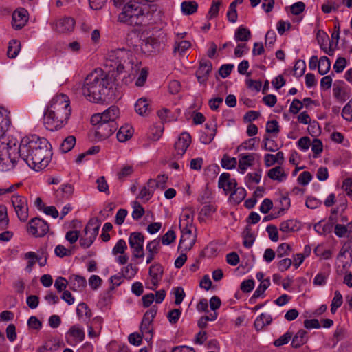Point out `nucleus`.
I'll return each mask as SVG.
<instances>
[{
  "instance_id": "09e8293b",
  "label": "nucleus",
  "mask_w": 352,
  "mask_h": 352,
  "mask_svg": "<svg viewBox=\"0 0 352 352\" xmlns=\"http://www.w3.org/2000/svg\"><path fill=\"white\" fill-rule=\"evenodd\" d=\"M306 69V63L303 60H298L294 67V75L297 77L302 76Z\"/></svg>"
},
{
  "instance_id": "a878e982",
  "label": "nucleus",
  "mask_w": 352,
  "mask_h": 352,
  "mask_svg": "<svg viewBox=\"0 0 352 352\" xmlns=\"http://www.w3.org/2000/svg\"><path fill=\"white\" fill-rule=\"evenodd\" d=\"M292 346L294 348H299L307 341V332L304 329H300L292 336Z\"/></svg>"
},
{
  "instance_id": "13d9d810",
  "label": "nucleus",
  "mask_w": 352,
  "mask_h": 352,
  "mask_svg": "<svg viewBox=\"0 0 352 352\" xmlns=\"http://www.w3.org/2000/svg\"><path fill=\"white\" fill-rule=\"evenodd\" d=\"M311 150L314 153V157H318L323 151V144L320 140L315 138L311 144Z\"/></svg>"
},
{
  "instance_id": "f3484780",
  "label": "nucleus",
  "mask_w": 352,
  "mask_h": 352,
  "mask_svg": "<svg viewBox=\"0 0 352 352\" xmlns=\"http://www.w3.org/2000/svg\"><path fill=\"white\" fill-rule=\"evenodd\" d=\"M191 142V137L186 132L182 133L175 144L176 155L182 156L186 151Z\"/></svg>"
},
{
  "instance_id": "7c9ffc66",
  "label": "nucleus",
  "mask_w": 352,
  "mask_h": 352,
  "mask_svg": "<svg viewBox=\"0 0 352 352\" xmlns=\"http://www.w3.org/2000/svg\"><path fill=\"white\" fill-rule=\"evenodd\" d=\"M251 38V32L243 26H239L235 31L234 39L236 41H248Z\"/></svg>"
},
{
  "instance_id": "423d86ee",
  "label": "nucleus",
  "mask_w": 352,
  "mask_h": 352,
  "mask_svg": "<svg viewBox=\"0 0 352 352\" xmlns=\"http://www.w3.org/2000/svg\"><path fill=\"white\" fill-rule=\"evenodd\" d=\"M100 223L97 218L91 219L80 238V245L83 248H89L98 234Z\"/></svg>"
},
{
  "instance_id": "69168bd1",
  "label": "nucleus",
  "mask_w": 352,
  "mask_h": 352,
  "mask_svg": "<svg viewBox=\"0 0 352 352\" xmlns=\"http://www.w3.org/2000/svg\"><path fill=\"white\" fill-rule=\"evenodd\" d=\"M261 172L262 170L259 169L257 172L252 173H249L246 175L245 178L247 179V182L248 184L252 182L255 184H258L261 179Z\"/></svg>"
},
{
  "instance_id": "c9c22d12",
  "label": "nucleus",
  "mask_w": 352,
  "mask_h": 352,
  "mask_svg": "<svg viewBox=\"0 0 352 352\" xmlns=\"http://www.w3.org/2000/svg\"><path fill=\"white\" fill-rule=\"evenodd\" d=\"M314 230L320 235L327 234L330 233L333 229V223H322V221H319L314 226Z\"/></svg>"
},
{
  "instance_id": "4be33fe9",
  "label": "nucleus",
  "mask_w": 352,
  "mask_h": 352,
  "mask_svg": "<svg viewBox=\"0 0 352 352\" xmlns=\"http://www.w3.org/2000/svg\"><path fill=\"white\" fill-rule=\"evenodd\" d=\"M300 229V223L294 219H288L280 223L279 230L280 232L288 234L295 232Z\"/></svg>"
},
{
  "instance_id": "3c124183",
  "label": "nucleus",
  "mask_w": 352,
  "mask_h": 352,
  "mask_svg": "<svg viewBox=\"0 0 352 352\" xmlns=\"http://www.w3.org/2000/svg\"><path fill=\"white\" fill-rule=\"evenodd\" d=\"M133 208L132 217L135 220H139L144 214V209L138 201L133 203Z\"/></svg>"
},
{
  "instance_id": "6e6d98bb",
  "label": "nucleus",
  "mask_w": 352,
  "mask_h": 352,
  "mask_svg": "<svg viewBox=\"0 0 352 352\" xmlns=\"http://www.w3.org/2000/svg\"><path fill=\"white\" fill-rule=\"evenodd\" d=\"M161 248L160 241L158 239L151 241L146 245V250L154 254H157Z\"/></svg>"
},
{
  "instance_id": "1a4fd4ad",
  "label": "nucleus",
  "mask_w": 352,
  "mask_h": 352,
  "mask_svg": "<svg viewBox=\"0 0 352 352\" xmlns=\"http://www.w3.org/2000/svg\"><path fill=\"white\" fill-rule=\"evenodd\" d=\"M50 228L46 221L35 217L32 219L28 225V231L35 237H42L49 231Z\"/></svg>"
},
{
  "instance_id": "39448f33",
  "label": "nucleus",
  "mask_w": 352,
  "mask_h": 352,
  "mask_svg": "<svg viewBox=\"0 0 352 352\" xmlns=\"http://www.w3.org/2000/svg\"><path fill=\"white\" fill-rule=\"evenodd\" d=\"M131 53L124 49H117L108 54L106 65L116 69L118 74L126 72V69L132 68L129 57Z\"/></svg>"
},
{
  "instance_id": "f03ea898",
  "label": "nucleus",
  "mask_w": 352,
  "mask_h": 352,
  "mask_svg": "<svg viewBox=\"0 0 352 352\" xmlns=\"http://www.w3.org/2000/svg\"><path fill=\"white\" fill-rule=\"evenodd\" d=\"M112 78L102 69H95L85 78L81 92L91 102L103 103L113 95Z\"/></svg>"
},
{
  "instance_id": "603ef678",
  "label": "nucleus",
  "mask_w": 352,
  "mask_h": 352,
  "mask_svg": "<svg viewBox=\"0 0 352 352\" xmlns=\"http://www.w3.org/2000/svg\"><path fill=\"white\" fill-rule=\"evenodd\" d=\"M264 148L266 151L274 152L278 149V144L267 135L264 136Z\"/></svg>"
},
{
  "instance_id": "393cba45",
  "label": "nucleus",
  "mask_w": 352,
  "mask_h": 352,
  "mask_svg": "<svg viewBox=\"0 0 352 352\" xmlns=\"http://www.w3.org/2000/svg\"><path fill=\"white\" fill-rule=\"evenodd\" d=\"M160 45L157 40L154 37H147L142 41L140 47L145 53H151L157 50Z\"/></svg>"
},
{
  "instance_id": "c756f323",
  "label": "nucleus",
  "mask_w": 352,
  "mask_h": 352,
  "mask_svg": "<svg viewBox=\"0 0 352 352\" xmlns=\"http://www.w3.org/2000/svg\"><path fill=\"white\" fill-rule=\"evenodd\" d=\"M195 242V239L192 235L182 234L178 248L184 251L190 250Z\"/></svg>"
},
{
  "instance_id": "ddd939ff",
  "label": "nucleus",
  "mask_w": 352,
  "mask_h": 352,
  "mask_svg": "<svg viewBox=\"0 0 352 352\" xmlns=\"http://www.w3.org/2000/svg\"><path fill=\"white\" fill-rule=\"evenodd\" d=\"M85 331L79 324L72 325L66 333L67 342L70 345H74L81 342L85 339Z\"/></svg>"
},
{
  "instance_id": "a19ab883",
  "label": "nucleus",
  "mask_w": 352,
  "mask_h": 352,
  "mask_svg": "<svg viewBox=\"0 0 352 352\" xmlns=\"http://www.w3.org/2000/svg\"><path fill=\"white\" fill-rule=\"evenodd\" d=\"M76 144V138L73 135L67 137L62 142L60 146V150L66 153L70 151Z\"/></svg>"
},
{
  "instance_id": "473e14b6",
  "label": "nucleus",
  "mask_w": 352,
  "mask_h": 352,
  "mask_svg": "<svg viewBox=\"0 0 352 352\" xmlns=\"http://www.w3.org/2000/svg\"><path fill=\"white\" fill-rule=\"evenodd\" d=\"M21 50V43L16 39H12L9 42L7 54L10 58L17 56Z\"/></svg>"
},
{
  "instance_id": "b1692460",
  "label": "nucleus",
  "mask_w": 352,
  "mask_h": 352,
  "mask_svg": "<svg viewBox=\"0 0 352 352\" xmlns=\"http://www.w3.org/2000/svg\"><path fill=\"white\" fill-rule=\"evenodd\" d=\"M69 287L73 291H81L87 285L86 279L80 276L72 275L69 279Z\"/></svg>"
},
{
  "instance_id": "e2e57ef3",
  "label": "nucleus",
  "mask_w": 352,
  "mask_h": 352,
  "mask_svg": "<svg viewBox=\"0 0 352 352\" xmlns=\"http://www.w3.org/2000/svg\"><path fill=\"white\" fill-rule=\"evenodd\" d=\"M97 189L100 192L109 193V186L104 176L98 177L96 180Z\"/></svg>"
},
{
  "instance_id": "0e129e2a",
  "label": "nucleus",
  "mask_w": 352,
  "mask_h": 352,
  "mask_svg": "<svg viewBox=\"0 0 352 352\" xmlns=\"http://www.w3.org/2000/svg\"><path fill=\"white\" fill-rule=\"evenodd\" d=\"M276 41V32L272 30H270L267 32L265 34V46L272 47L274 43Z\"/></svg>"
},
{
  "instance_id": "a211bd4d",
  "label": "nucleus",
  "mask_w": 352,
  "mask_h": 352,
  "mask_svg": "<svg viewBox=\"0 0 352 352\" xmlns=\"http://www.w3.org/2000/svg\"><path fill=\"white\" fill-rule=\"evenodd\" d=\"M237 186V183L235 179L230 178V174L228 173H223L218 182V187L223 188L225 193L227 195L232 189L235 188Z\"/></svg>"
},
{
  "instance_id": "72a5a7b5",
  "label": "nucleus",
  "mask_w": 352,
  "mask_h": 352,
  "mask_svg": "<svg viewBox=\"0 0 352 352\" xmlns=\"http://www.w3.org/2000/svg\"><path fill=\"white\" fill-rule=\"evenodd\" d=\"M270 285V279L267 278L263 280L257 289L254 291L252 296L250 299L251 303H254L255 300L263 295L265 291L269 287Z\"/></svg>"
},
{
  "instance_id": "4d7b16f0",
  "label": "nucleus",
  "mask_w": 352,
  "mask_h": 352,
  "mask_svg": "<svg viewBox=\"0 0 352 352\" xmlns=\"http://www.w3.org/2000/svg\"><path fill=\"white\" fill-rule=\"evenodd\" d=\"M280 131V126L278 125V122L274 120L268 121L266 124V132L267 133H273L276 135L279 133Z\"/></svg>"
},
{
  "instance_id": "774afa93",
  "label": "nucleus",
  "mask_w": 352,
  "mask_h": 352,
  "mask_svg": "<svg viewBox=\"0 0 352 352\" xmlns=\"http://www.w3.org/2000/svg\"><path fill=\"white\" fill-rule=\"evenodd\" d=\"M342 116L347 121H352V105L351 102H349L343 108Z\"/></svg>"
},
{
  "instance_id": "8fccbe9b",
  "label": "nucleus",
  "mask_w": 352,
  "mask_h": 352,
  "mask_svg": "<svg viewBox=\"0 0 352 352\" xmlns=\"http://www.w3.org/2000/svg\"><path fill=\"white\" fill-rule=\"evenodd\" d=\"M259 142L258 138H250L242 143L238 148L237 150H252L254 148L255 145Z\"/></svg>"
},
{
  "instance_id": "7ed1b4c3",
  "label": "nucleus",
  "mask_w": 352,
  "mask_h": 352,
  "mask_svg": "<svg viewBox=\"0 0 352 352\" xmlns=\"http://www.w3.org/2000/svg\"><path fill=\"white\" fill-rule=\"evenodd\" d=\"M149 16L150 13L147 7L128 2L118 14V21L131 26H140L149 19Z\"/></svg>"
},
{
  "instance_id": "9b49d317",
  "label": "nucleus",
  "mask_w": 352,
  "mask_h": 352,
  "mask_svg": "<svg viewBox=\"0 0 352 352\" xmlns=\"http://www.w3.org/2000/svg\"><path fill=\"white\" fill-rule=\"evenodd\" d=\"M119 108L115 105H113L102 113H96L92 116L91 122L98 123L99 121L102 120L108 122H116V119L119 118Z\"/></svg>"
},
{
  "instance_id": "a18cd8bd",
  "label": "nucleus",
  "mask_w": 352,
  "mask_h": 352,
  "mask_svg": "<svg viewBox=\"0 0 352 352\" xmlns=\"http://www.w3.org/2000/svg\"><path fill=\"white\" fill-rule=\"evenodd\" d=\"M292 251L291 245L287 243L280 244L276 250V254L278 258L288 256Z\"/></svg>"
},
{
  "instance_id": "e433bc0d",
  "label": "nucleus",
  "mask_w": 352,
  "mask_h": 352,
  "mask_svg": "<svg viewBox=\"0 0 352 352\" xmlns=\"http://www.w3.org/2000/svg\"><path fill=\"white\" fill-rule=\"evenodd\" d=\"M246 196V190L242 187L234 188L233 192L230 195V199L236 204H240Z\"/></svg>"
},
{
  "instance_id": "4468645a",
  "label": "nucleus",
  "mask_w": 352,
  "mask_h": 352,
  "mask_svg": "<svg viewBox=\"0 0 352 352\" xmlns=\"http://www.w3.org/2000/svg\"><path fill=\"white\" fill-rule=\"evenodd\" d=\"M212 69V63L206 59H202L199 63V67L196 72V77L200 84H206L209 74Z\"/></svg>"
},
{
  "instance_id": "c03bdc74",
  "label": "nucleus",
  "mask_w": 352,
  "mask_h": 352,
  "mask_svg": "<svg viewBox=\"0 0 352 352\" xmlns=\"http://www.w3.org/2000/svg\"><path fill=\"white\" fill-rule=\"evenodd\" d=\"M138 270V268L135 265L129 263L126 265V267L123 268L122 271V276L127 279H131L135 276Z\"/></svg>"
},
{
  "instance_id": "6ab92c4d",
  "label": "nucleus",
  "mask_w": 352,
  "mask_h": 352,
  "mask_svg": "<svg viewBox=\"0 0 352 352\" xmlns=\"http://www.w3.org/2000/svg\"><path fill=\"white\" fill-rule=\"evenodd\" d=\"M28 21V11L24 8L16 9L12 14V24L14 28L21 29Z\"/></svg>"
},
{
  "instance_id": "2f4dec72",
  "label": "nucleus",
  "mask_w": 352,
  "mask_h": 352,
  "mask_svg": "<svg viewBox=\"0 0 352 352\" xmlns=\"http://www.w3.org/2000/svg\"><path fill=\"white\" fill-rule=\"evenodd\" d=\"M242 236L243 238V245L248 248H251L255 241V235L251 228L246 226L242 233Z\"/></svg>"
},
{
  "instance_id": "f257e3e1",
  "label": "nucleus",
  "mask_w": 352,
  "mask_h": 352,
  "mask_svg": "<svg viewBox=\"0 0 352 352\" xmlns=\"http://www.w3.org/2000/svg\"><path fill=\"white\" fill-rule=\"evenodd\" d=\"M51 145L47 139L32 135L23 138L18 147V157L30 168L38 171L49 164Z\"/></svg>"
},
{
  "instance_id": "cd10ccee",
  "label": "nucleus",
  "mask_w": 352,
  "mask_h": 352,
  "mask_svg": "<svg viewBox=\"0 0 352 352\" xmlns=\"http://www.w3.org/2000/svg\"><path fill=\"white\" fill-rule=\"evenodd\" d=\"M135 109L140 116H147L150 113L149 103L147 99L142 98L138 100L135 104Z\"/></svg>"
},
{
  "instance_id": "58836bf2",
  "label": "nucleus",
  "mask_w": 352,
  "mask_h": 352,
  "mask_svg": "<svg viewBox=\"0 0 352 352\" xmlns=\"http://www.w3.org/2000/svg\"><path fill=\"white\" fill-rule=\"evenodd\" d=\"M140 329L141 334L147 342L152 340L153 330V324H147L142 322L140 326Z\"/></svg>"
},
{
  "instance_id": "de8ad7c7",
  "label": "nucleus",
  "mask_w": 352,
  "mask_h": 352,
  "mask_svg": "<svg viewBox=\"0 0 352 352\" xmlns=\"http://www.w3.org/2000/svg\"><path fill=\"white\" fill-rule=\"evenodd\" d=\"M157 311V307L156 306L151 307L144 315L143 318L142 320V322H145L147 324H152L154 318L156 316Z\"/></svg>"
},
{
  "instance_id": "f704fd0d",
  "label": "nucleus",
  "mask_w": 352,
  "mask_h": 352,
  "mask_svg": "<svg viewBox=\"0 0 352 352\" xmlns=\"http://www.w3.org/2000/svg\"><path fill=\"white\" fill-rule=\"evenodd\" d=\"M182 11L186 15H190L197 12L198 4L194 1H184L181 5Z\"/></svg>"
},
{
  "instance_id": "20e7f679",
  "label": "nucleus",
  "mask_w": 352,
  "mask_h": 352,
  "mask_svg": "<svg viewBox=\"0 0 352 352\" xmlns=\"http://www.w3.org/2000/svg\"><path fill=\"white\" fill-rule=\"evenodd\" d=\"M71 113L70 110L61 111L46 108L43 115L45 128L52 131L62 129L67 123Z\"/></svg>"
},
{
  "instance_id": "c85d7f7f",
  "label": "nucleus",
  "mask_w": 352,
  "mask_h": 352,
  "mask_svg": "<svg viewBox=\"0 0 352 352\" xmlns=\"http://www.w3.org/2000/svg\"><path fill=\"white\" fill-rule=\"evenodd\" d=\"M133 135V128L130 125H124L120 128L117 133V139L120 142L129 140Z\"/></svg>"
},
{
  "instance_id": "bb28decb",
  "label": "nucleus",
  "mask_w": 352,
  "mask_h": 352,
  "mask_svg": "<svg viewBox=\"0 0 352 352\" xmlns=\"http://www.w3.org/2000/svg\"><path fill=\"white\" fill-rule=\"evenodd\" d=\"M267 176L272 180H276L282 182L286 179L287 175L284 172L281 166H276L270 169L267 173Z\"/></svg>"
},
{
  "instance_id": "5701e85b",
  "label": "nucleus",
  "mask_w": 352,
  "mask_h": 352,
  "mask_svg": "<svg viewBox=\"0 0 352 352\" xmlns=\"http://www.w3.org/2000/svg\"><path fill=\"white\" fill-rule=\"evenodd\" d=\"M258 156L256 153L241 154L239 160V168L241 173H244L249 166L252 165L255 157Z\"/></svg>"
},
{
  "instance_id": "dca6fc26",
  "label": "nucleus",
  "mask_w": 352,
  "mask_h": 352,
  "mask_svg": "<svg viewBox=\"0 0 352 352\" xmlns=\"http://www.w3.org/2000/svg\"><path fill=\"white\" fill-rule=\"evenodd\" d=\"M163 267L159 263H155L150 266L148 274L151 277V286L149 288L155 290L161 280L163 275Z\"/></svg>"
},
{
  "instance_id": "5fc2aeb1",
  "label": "nucleus",
  "mask_w": 352,
  "mask_h": 352,
  "mask_svg": "<svg viewBox=\"0 0 352 352\" xmlns=\"http://www.w3.org/2000/svg\"><path fill=\"white\" fill-rule=\"evenodd\" d=\"M127 249V245L124 240L120 239L112 250V253L114 255H117L118 254H124L125 250Z\"/></svg>"
},
{
  "instance_id": "864d4df0",
  "label": "nucleus",
  "mask_w": 352,
  "mask_h": 352,
  "mask_svg": "<svg viewBox=\"0 0 352 352\" xmlns=\"http://www.w3.org/2000/svg\"><path fill=\"white\" fill-rule=\"evenodd\" d=\"M9 222L7 214V208L5 206H0V228H6Z\"/></svg>"
},
{
  "instance_id": "9d476101",
  "label": "nucleus",
  "mask_w": 352,
  "mask_h": 352,
  "mask_svg": "<svg viewBox=\"0 0 352 352\" xmlns=\"http://www.w3.org/2000/svg\"><path fill=\"white\" fill-rule=\"evenodd\" d=\"M144 236L141 232H132L129 238V243L133 249V255L135 258H143L144 256L143 244Z\"/></svg>"
},
{
  "instance_id": "338daca9",
  "label": "nucleus",
  "mask_w": 352,
  "mask_h": 352,
  "mask_svg": "<svg viewBox=\"0 0 352 352\" xmlns=\"http://www.w3.org/2000/svg\"><path fill=\"white\" fill-rule=\"evenodd\" d=\"M311 179V174L309 171H304L299 175L298 177V182L302 186H306Z\"/></svg>"
},
{
  "instance_id": "f8f14e48",
  "label": "nucleus",
  "mask_w": 352,
  "mask_h": 352,
  "mask_svg": "<svg viewBox=\"0 0 352 352\" xmlns=\"http://www.w3.org/2000/svg\"><path fill=\"white\" fill-rule=\"evenodd\" d=\"M46 108L61 111L70 110L72 111L69 98L64 94H59L54 96Z\"/></svg>"
},
{
  "instance_id": "6e6552de",
  "label": "nucleus",
  "mask_w": 352,
  "mask_h": 352,
  "mask_svg": "<svg viewBox=\"0 0 352 352\" xmlns=\"http://www.w3.org/2000/svg\"><path fill=\"white\" fill-rule=\"evenodd\" d=\"M95 126V135L99 140H103L109 138L118 129L116 122H108L99 121L98 123L91 122Z\"/></svg>"
},
{
  "instance_id": "680f3d73",
  "label": "nucleus",
  "mask_w": 352,
  "mask_h": 352,
  "mask_svg": "<svg viewBox=\"0 0 352 352\" xmlns=\"http://www.w3.org/2000/svg\"><path fill=\"white\" fill-rule=\"evenodd\" d=\"M143 336L138 332L131 333L128 337V340L130 344L139 346L142 344Z\"/></svg>"
},
{
  "instance_id": "052dcab7",
  "label": "nucleus",
  "mask_w": 352,
  "mask_h": 352,
  "mask_svg": "<svg viewBox=\"0 0 352 352\" xmlns=\"http://www.w3.org/2000/svg\"><path fill=\"white\" fill-rule=\"evenodd\" d=\"M191 46L188 41H182L177 43L174 47V52H178L179 54L184 53Z\"/></svg>"
},
{
  "instance_id": "412c9836",
  "label": "nucleus",
  "mask_w": 352,
  "mask_h": 352,
  "mask_svg": "<svg viewBox=\"0 0 352 352\" xmlns=\"http://www.w3.org/2000/svg\"><path fill=\"white\" fill-rule=\"evenodd\" d=\"M74 191V187L72 184H65L56 190L55 197L57 201H63V199H69Z\"/></svg>"
},
{
  "instance_id": "37998d69",
  "label": "nucleus",
  "mask_w": 352,
  "mask_h": 352,
  "mask_svg": "<svg viewBox=\"0 0 352 352\" xmlns=\"http://www.w3.org/2000/svg\"><path fill=\"white\" fill-rule=\"evenodd\" d=\"M76 314L79 318H82L83 316H85L86 318L89 319L92 316L91 309L85 302H81L78 305L76 309Z\"/></svg>"
},
{
  "instance_id": "ea45409f",
  "label": "nucleus",
  "mask_w": 352,
  "mask_h": 352,
  "mask_svg": "<svg viewBox=\"0 0 352 352\" xmlns=\"http://www.w3.org/2000/svg\"><path fill=\"white\" fill-rule=\"evenodd\" d=\"M331 69V60L325 56H321L319 59L318 72L320 75H324Z\"/></svg>"
},
{
  "instance_id": "2eb2a0df",
  "label": "nucleus",
  "mask_w": 352,
  "mask_h": 352,
  "mask_svg": "<svg viewBox=\"0 0 352 352\" xmlns=\"http://www.w3.org/2000/svg\"><path fill=\"white\" fill-rule=\"evenodd\" d=\"M15 148H10L8 153V157L0 158V171H9L14 168L16 164L18 153H15Z\"/></svg>"
},
{
  "instance_id": "bf43d9fd",
  "label": "nucleus",
  "mask_w": 352,
  "mask_h": 352,
  "mask_svg": "<svg viewBox=\"0 0 352 352\" xmlns=\"http://www.w3.org/2000/svg\"><path fill=\"white\" fill-rule=\"evenodd\" d=\"M182 314V311L179 309H174L170 310L168 314L167 318L168 319V321L171 324H175L179 320L180 316Z\"/></svg>"
},
{
  "instance_id": "79ce46f5",
  "label": "nucleus",
  "mask_w": 352,
  "mask_h": 352,
  "mask_svg": "<svg viewBox=\"0 0 352 352\" xmlns=\"http://www.w3.org/2000/svg\"><path fill=\"white\" fill-rule=\"evenodd\" d=\"M221 164L223 168L231 170L236 167L237 161L235 157H230L227 155H224L221 159Z\"/></svg>"
},
{
  "instance_id": "4c0bfd02",
  "label": "nucleus",
  "mask_w": 352,
  "mask_h": 352,
  "mask_svg": "<svg viewBox=\"0 0 352 352\" xmlns=\"http://www.w3.org/2000/svg\"><path fill=\"white\" fill-rule=\"evenodd\" d=\"M206 129H208L207 132H204L200 136V141L204 144H210L214 139L217 129L213 128L210 129L208 124H206Z\"/></svg>"
},
{
  "instance_id": "49530a36",
  "label": "nucleus",
  "mask_w": 352,
  "mask_h": 352,
  "mask_svg": "<svg viewBox=\"0 0 352 352\" xmlns=\"http://www.w3.org/2000/svg\"><path fill=\"white\" fill-rule=\"evenodd\" d=\"M294 336V332L288 330L285 334L281 336L279 338L276 339L274 342V344L276 346H280L287 344Z\"/></svg>"
},
{
  "instance_id": "aec40b11",
  "label": "nucleus",
  "mask_w": 352,
  "mask_h": 352,
  "mask_svg": "<svg viewBox=\"0 0 352 352\" xmlns=\"http://www.w3.org/2000/svg\"><path fill=\"white\" fill-rule=\"evenodd\" d=\"M75 21L72 17H64L58 20L55 24V30L59 32L72 31L74 28Z\"/></svg>"
},
{
  "instance_id": "0eeeda50",
  "label": "nucleus",
  "mask_w": 352,
  "mask_h": 352,
  "mask_svg": "<svg viewBox=\"0 0 352 352\" xmlns=\"http://www.w3.org/2000/svg\"><path fill=\"white\" fill-rule=\"evenodd\" d=\"M11 202L18 219L25 222L28 219V199L26 197L14 195L12 196Z\"/></svg>"
}]
</instances>
